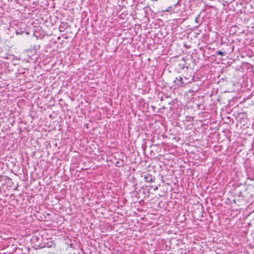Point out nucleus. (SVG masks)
I'll return each mask as SVG.
<instances>
[{
  "label": "nucleus",
  "instance_id": "4",
  "mask_svg": "<svg viewBox=\"0 0 254 254\" xmlns=\"http://www.w3.org/2000/svg\"><path fill=\"white\" fill-rule=\"evenodd\" d=\"M53 248L56 247V244L55 243H54L53 241H48L47 243H44V245L41 247V248H53Z\"/></svg>",
  "mask_w": 254,
  "mask_h": 254
},
{
  "label": "nucleus",
  "instance_id": "6",
  "mask_svg": "<svg viewBox=\"0 0 254 254\" xmlns=\"http://www.w3.org/2000/svg\"><path fill=\"white\" fill-rule=\"evenodd\" d=\"M125 164L124 161L123 159L121 160L117 161L115 163L116 166L119 167H123L125 166Z\"/></svg>",
  "mask_w": 254,
  "mask_h": 254
},
{
  "label": "nucleus",
  "instance_id": "9",
  "mask_svg": "<svg viewBox=\"0 0 254 254\" xmlns=\"http://www.w3.org/2000/svg\"><path fill=\"white\" fill-rule=\"evenodd\" d=\"M200 17V13H199V14H198L196 17H195V22L196 23H199V21H198V19H199Z\"/></svg>",
  "mask_w": 254,
  "mask_h": 254
},
{
  "label": "nucleus",
  "instance_id": "1",
  "mask_svg": "<svg viewBox=\"0 0 254 254\" xmlns=\"http://www.w3.org/2000/svg\"><path fill=\"white\" fill-rule=\"evenodd\" d=\"M0 185L2 186L6 185L8 187L11 188L14 183L12 180L7 176L0 175Z\"/></svg>",
  "mask_w": 254,
  "mask_h": 254
},
{
  "label": "nucleus",
  "instance_id": "2",
  "mask_svg": "<svg viewBox=\"0 0 254 254\" xmlns=\"http://www.w3.org/2000/svg\"><path fill=\"white\" fill-rule=\"evenodd\" d=\"M174 83L175 86L177 87L184 86L186 84H188V82H185L183 81L182 77H176L174 81Z\"/></svg>",
  "mask_w": 254,
  "mask_h": 254
},
{
  "label": "nucleus",
  "instance_id": "14",
  "mask_svg": "<svg viewBox=\"0 0 254 254\" xmlns=\"http://www.w3.org/2000/svg\"><path fill=\"white\" fill-rule=\"evenodd\" d=\"M24 33L26 34V35H28L29 34V33L27 31H24Z\"/></svg>",
  "mask_w": 254,
  "mask_h": 254
},
{
  "label": "nucleus",
  "instance_id": "11",
  "mask_svg": "<svg viewBox=\"0 0 254 254\" xmlns=\"http://www.w3.org/2000/svg\"><path fill=\"white\" fill-rule=\"evenodd\" d=\"M237 194L236 193V195H237V196H238L239 197H240V196H242L243 195V194H242V191H237Z\"/></svg>",
  "mask_w": 254,
  "mask_h": 254
},
{
  "label": "nucleus",
  "instance_id": "15",
  "mask_svg": "<svg viewBox=\"0 0 254 254\" xmlns=\"http://www.w3.org/2000/svg\"><path fill=\"white\" fill-rule=\"evenodd\" d=\"M69 247H70V248H73V247H72V244H70L69 245Z\"/></svg>",
  "mask_w": 254,
  "mask_h": 254
},
{
  "label": "nucleus",
  "instance_id": "13",
  "mask_svg": "<svg viewBox=\"0 0 254 254\" xmlns=\"http://www.w3.org/2000/svg\"><path fill=\"white\" fill-rule=\"evenodd\" d=\"M189 92L190 93H192V92H193V91L192 89H190V90H189Z\"/></svg>",
  "mask_w": 254,
  "mask_h": 254
},
{
  "label": "nucleus",
  "instance_id": "16",
  "mask_svg": "<svg viewBox=\"0 0 254 254\" xmlns=\"http://www.w3.org/2000/svg\"><path fill=\"white\" fill-rule=\"evenodd\" d=\"M157 187H156V188H155L154 190H157Z\"/></svg>",
  "mask_w": 254,
  "mask_h": 254
},
{
  "label": "nucleus",
  "instance_id": "10",
  "mask_svg": "<svg viewBox=\"0 0 254 254\" xmlns=\"http://www.w3.org/2000/svg\"><path fill=\"white\" fill-rule=\"evenodd\" d=\"M234 0H223V1L228 4L232 2Z\"/></svg>",
  "mask_w": 254,
  "mask_h": 254
},
{
  "label": "nucleus",
  "instance_id": "12",
  "mask_svg": "<svg viewBox=\"0 0 254 254\" xmlns=\"http://www.w3.org/2000/svg\"><path fill=\"white\" fill-rule=\"evenodd\" d=\"M217 55H220V56H223L224 53L221 51H218L217 52Z\"/></svg>",
  "mask_w": 254,
  "mask_h": 254
},
{
  "label": "nucleus",
  "instance_id": "17",
  "mask_svg": "<svg viewBox=\"0 0 254 254\" xmlns=\"http://www.w3.org/2000/svg\"><path fill=\"white\" fill-rule=\"evenodd\" d=\"M233 201H234V203H236L235 200H234Z\"/></svg>",
  "mask_w": 254,
  "mask_h": 254
},
{
  "label": "nucleus",
  "instance_id": "5",
  "mask_svg": "<svg viewBox=\"0 0 254 254\" xmlns=\"http://www.w3.org/2000/svg\"><path fill=\"white\" fill-rule=\"evenodd\" d=\"M144 180L147 182L152 183L154 182L155 177H152V176L151 175L148 174L147 175L145 176Z\"/></svg>",
  "mask_w": 254,
  "mask_h": 254
},
{
  "label": "nucleus",
  "instance_id": "3",
  "mask_svg": "<svg viewBox=\"0 0 254 254\" xmlns=\"http://www.w3.org/2000/svg\"><path fill=\"white\" fill-rule=\"evenodd\" d=\"M178 5V2L175 4L171 5L168 7L165 10H163L164 12H169L170 13H174L178 11V9L177 8V6Z\"/></svg>",
  "mask_w": 254,
  "mask_h": 254
},
{
  "label": "nucleus",
  "instance_id": "8",
  "mask_svg": "<svg viewBox=\"0 0 254 254\" xmlns=\"http://www.w3.org/2000/svg\"><path fill=\"white\" fill-rule=\"evenodd\" d=\"M23 33H24V31L21 28H20L19 29L16 31V34L17 35H21Z\"/></svg>",
  "mask_w": 254,
  "mask_h": 254
},
{
  "label": "nucleus",
  "instance_id": "7",
  "mask_svg": "<svg viewBox=\"0 0 254 254\" xmlns=\"http://www.w3.org/2000/svg\"><path fill=\"white\" fill-rule=\"evenodd\" d=\"M183 62H184V63H181V64H179L178 66H179V69H184V68L185 67H187V66H186V64H185V61L183 60Z\"/></svg>",
  "mask_w": 254,
  "mask_h": 254
}]
</instances>
